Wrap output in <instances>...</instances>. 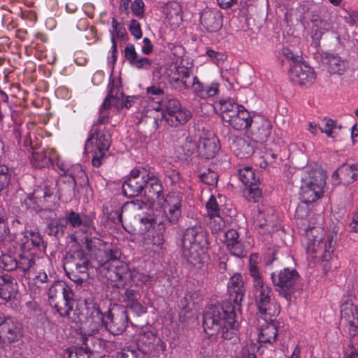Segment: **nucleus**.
Returning <instances> with one entry per match:
<instances>
[{"label":"nucleus","mask_w":358,"mask_h":358,"mask_svg":"<svg viewBox=\"0 0 358 358\" xmlns=\"http://www.w3.org/2000/svg\"><path fill=\"white\" fill-rule=\"evenodd\" d=\"M203 326L210 336L222 333L224 339H231L237 333L239 323L231 304L219 307L210 306L203 314Z\"/></svg>","instance_id":"nucleus-1"},{"label":"nucleus","mask_w":358,"mask_h":358,"mask_svg":"<svg viewBox=\"0 0 358 358\" xmlns=\"http://www.w3.org/2000/svg\"><path fill=\"white\" fill-rule=\"evenodd\" d=\"M108 119V111L100 110L97 122L92 127L85 143V152L92 154V164L94 167H99L103 163L110 146V134L105 131V127L102 129Z\"/></svg>","instance_id":"nucleus-2"},{"label":"nucleus","mask_w":358,"mask_h":358,"mask_svg":"<svg viewBox=\"0 0 358 358\" xmlns=\"http://www.w3.org/2000/svg\"><path fill=\"white\" fill-rule=\"evenodd\" d=\"M207 231L201 226H194L185 229L182 239L183 257L191 264L201 262L208 245Z\"/></svg>","instance_id":"nucleus-3"},{"label":"nucleus","mask_w":358,"mask_h":358,"mask_svg":"<svg viewBox=\"0 0 358 358\" xmlns=\"http://www.w3.org/2000/svg\"><path fill=\"white\" fill-rule=\"evenodd\" d=\"M106 255L107 260L100 268V272L106 279V282L111 287H124L130 273L128 267L118 259L120 251L117 248H110L106 251Z\"/></svg>","instance_id":"nucleus-4"},{"label":"nucleus","mask_w":358,"mask_h":358,"mask_svg":"<svg viewBox=\"0 0 358 358\" xmlns=\"http://www.w3.org/2000/svg\"><path fill=\"white\" fill-rule=\"evenodd\" d=\"M254 294L259 313L264 320H271L280 313V306L271 299L272 289L266 285L263 278L252 280Z\"/></svg>","instance_id":"nucleus-5"},{"label":"nucleus","mask_w":358,"mask_h":358,"mask_svg":"<svg viewBox=\"0 0 358 358\" xmlns=\"http://www.w3.org/2000/svg\"><path fill=\"white\" fill-rule=\"evenodd\" d=\"M340 325L348 333L354 349L349 358H358V311L352 303L346 302L341 306Z\"/></svg>","instance_id":"nucleus-6"},{"label":"nucleus","mask_w":358,"mask_h":358,"mask_svg":"<svg viewBox=\"0 0 358 358\" xmlns=\"http://www.w3.org/2000/svg\"><path fill=\"white\" fill-rule=\"evenodd\" d=\"M86 317L84 321L80 317V329L86 340V336L97 334L104 324V316L100 310L99 306L92 301H86Z\"/></svg>","instance_id":"nucleus-7"},{"label":"nucleus","mask_w":358,"mask_h":358,"mask_svg":"<svg viewBox=\"0 0 358 358\" xmlns=\"http://www.w3.org/2000/svg\"><path fill=\"white\" fill-rule=\"evenodd\" d=\"M166 228L165 223L159 221L157 227H153L151 231L143 235L141 241V246L149 254L159 257L166 251L164 247Z\"/></svg>","instance_id":"nucleus-8"},{"label":"nucleus","mask_w":358,"mask_h":358,"mask_svg":"<svg viewBox=\"0 0 358 358\" xmlns=\"http://www.w3.org/2000/svg\"><path fill=\"white\" fill-rule=\"evenodd\" d=\"M334 243V234L330 233L319 240L314 239L313 243L307 246V252H311L313 257L321 255L323 269L325 272L331 268L329 262L333 257Z\"/></svg>","instance_id":"nucleus-9"},{"label":"nucleus","mask_w":358,"mask_h":358,"mask_svg":"<svg viewBox=\"0 0 358 358\" xmlns=\"http://www.w3.org/2000/svg\"><path fill=\"white\" fill-rule=\"evenodd\" d=\"M146 116L152 120L153 127L155 128H158L163 122L177 127L187 122L192 117V113L187 109L181 108L170 115H164L163 113H159L157 108H152L147 111Z\"/></svg>","instance_id":"nucleus-10"},{"label":"nucleus","mask_w":358,"mask_h":358,"mask_svg":"<svg viewBox=\"0 0 358 358\" xmlns=\"http://www.w3.org/2000/svg\"><path fill=\"white\" fill-rule=\"evenodd\" d=\"M138 346L139 350L150 358H165L166 344L152 331L140 334Z\"/></svg>","instance_id":"nucleus-11"},{"label":"nucleus","mask_w":358,"mask_h":358,"mask_svg":"<svg viewBox=\"0 0 358 358\" xmlns=\"http://www.w3.org/2000/svg\"><path fill=\"white\" fill-rule=\"evenodd\" d=\"M299 277V273L295 269L288 268L271 274L272 282L275 291L288 301L291 300V289Z\"/></svg>","instance_id":"nucleus-12"},{"label":"nucleus","mask_w":358,"mask_h":358,"mask_svg":"<svg viewBox=\"0 0 358 358\" xmlns=\"http://www.w3.org/2000/svg\"><path fill=\"white\" fill-rule=\"evenodd\" d=\"M22 335V324L17 319L0 317V340L12 343L19 341Z\"/></svg>","instance_id":"nucleus-13"},{"label":"nucleus","mask_w":358,"mask_h":358,"mask_svg":"<svg viewBox=\"0 0 358 358\" xmlns=\"http://www.w3.org/2000/svg\"><path fill=\"white\" fill-rule=\"evenodd\" d=\"M280 219L272 208L259 209L255 216V224L262 234H271L280 228Z\"/></svg>","instance_id":"nucleus-14"},{"label":"nucleus","mask_w":358,"mask_h":358,"mask_svg":"<svg viewBox=\"0 0 358 358\" xmlns=\"http://www.w3.org/2000/svg\"><path fill=\"white\" fill-rule=\"evenodd\" d=\"M64 267L66 272L81 274L79 278L83 279L88 276L89 260L83 250H77L66 257Z\"/></svg>","instance_id":"nucleus-15"},{"label":"nucleus","mask_w":358,"mask_h":358,"mask_svg":"<svg viewBox=\"0 0 358 358\" xmlns=\"http://www.w3.org/2000/svg\"><path fill=\"white\" fill-rule=\"evenodd\" d=\"M146 172L133 169L127 180L122 184L123 194L127 197L138 196L144 190L146 185Z\"/></svg>","instance_id":"nucleus-16"},{"label":"nucleus","mask_w":358,"mask_h":358,"mask_svg":"<svg viewBox=\"0 0 358 358\" xmlns=\"http://www.w3.org/2000/svg\"><path fill=\"white\" fill-rule=\"evenodd\" d=\"M127 320L126 310L108 311L107 316L104 317V325L112 334L119 335L125 331Z\"/></svg>","instance_id":"nucleus-17"},{"label":"nucleus","mask_w":358,"mask_h":358,"mask_svg":"<svg viewBox=\"0 0 358 358\" xmlns=\"http://www.w3.org/2000/svg\"><path fill=\"white\" fill-rule=\"evenodd\" d=\"M291 80L300 85H311L316 76L313 69L303 63L294 64L289 71Z\"/></svg>","instance_id":"nucleus-18"},{"label":"nucleus","mask_w":358,"mask_h":358,"mask_svg":"<svg viewBox=\"0 0 358 358\" xmlns=\"http://www.w3.org/2000/svg\"><path fill=\"white\" fill-rule=\"evenodd\" d=\"M73 297L62 298L55 303L50 302V306L53 307L59 315L62 317H66L68 322L78 324L80 320L78 310L73 308Z\"/></svg>","instance_id":"nucleus-19"},{"label":"nucleus","mask_w":358,"mask_h":358,"mask_svg":"<svg viewBox=\"0 0 358 358\" xmlns=\"http://www.w3.org/2000/svg\"><path fill=\"white\" fill-rule=\"evenodd\" d=\"M322 60L331 74L341 76L350 68L348 62L337 55L327 54L322 57Z\"/></svg>","instance_id":"nucleus-20"},{"label":"nucleus","mask_w":358,"mask_h":358,"mask_svg":"<svg viewBox=\"0 0 358 358\" xmlns=\"http://www.w3.org/2000/svg\"><path fill=\"white\" fill-rule=\"evenodd\" d=\"M146 185L144 194L150 202L160 201L163 199V186L160 180L154 175L146 173Z\"/></svg>","instance_id":"nucleus-21"},{"label":"nucleus","mask_w":358,"mask_h":358,"mask_svg":"<svg viewBox=\"0 0 358 358\" xmlns=\"http://www.w3.org/2000/svg\"><path fill=\"white\" fill-rule=\"evenodd\" d=\"M192 74V70L185 66H177L171 71L170 75V82L174 88L179 91L185 90L190 87V83L187 82Z\"/></svg>","instance_id":"nucleus-22"},{"label":"nucleus","mask_w":358,"mask_h":358,"mask_svg":"<svg viewBox=\"0 0 358 358\" xmlns=\"http://www.w3.org/2000/svg\"><path fill=\"white\" fill-rule=\"evenodd\" d=\"M326 173L320 167H307L302 175L301 182H306L324 190L326 186Z\"/></svg>","instance_id":"nucleus-23"},{"label":"nucleus","mask_w":358,"mask_h":358,"mask_svg":"<svg viewBox=\"0 0 358 358\" xmlns=\"http://www.w3.org/2000/svg\"><path fill=\"white\" fill-rule=\"evenodd\" d=\"M250 127L254 137L261 143L266 141L271 132V122L262 116H254Z\"/></svg>","instance_id":"nucleus-24"},{"label":"nucleus","mask_w":358,"mask_h":358,"mask_svg":"<svg viewBox=\"0 0 358 358\" xmlns=\"http://www.w3.org/2000/svg\"><path fill=\"white\" fill-rule=\"evenodd\" d=\"M201 22L210 32H216L222 27V13L216 9H206L201 15Z\"/></svg>","instance_id":"nucleus-25"},{"label":"nucleus","mask_w":358,"mask_h":358,"mask_svg":"<svg viewBox=\"0 0 358 358\" xmlns=\"http://www.w3.org/2000/svg\"><path fill=\"white\" fill-rule=\"evenodd\" d=\"M193 91L198 97L206 99L216 95L219 92L220 84L217 82L202 83L194 76L192 83Z\"/></svg>","instance_id":"nucleus-26"},{"label":"nucleus","mask_w":358,"mask_h":358,"mask_svg":"<svg viewBox=\"0 0 358 358\" xmlns=\"http://www.w3.org/2000/svg\"><path fill=\"white\" fill-rule=\"evenodd\" d=\"M124 55L130 65L138 69L148 70L153 63L152 60L148 57H139L134 45L131 43H128L126 45Z\"/></svg>","instance_id":"nucleus-27"},{"label":"nucleus","mask_w":358,"mask_h":358,"mask_svg":"<svg viewBox=\"0 0 358 358\" xmlns=\"http://www.w3.org/2000/svg\"><path fill=\"white\" fill-rule=\"evenodd\" d=\"M17 294V283L8 273L0 275V298L5 301L15 299Z\"/></svg>","instance_id":"nucleus-28"},{"label":"nucleus","mask_w":358,"mask_h":358,"mask_svg":"<svg viewBox=\"0 0 358 358\" xmlns=\"http://www.w3.org/2000/svg\"><path fill=\"white\" fill-rule=\"evenodd\" d=\"M224 243L231 254L237 257L245 256L246 251L239 239V234L235 229H229L224 234Z\"/></svg>","instance_id":"nucleus-29"},{"label":"nucleus","mask_w":358,"mask_h":358,"mask_svg":"<svg viewBox=\"0 0 358 358\" xmlns=\"http://www.w3.org/2000/svg\"><path fill=\"white\" fill-rule=\"evenodd\" d=\"M228 292L234 303L240 305L245 292L243 278L241 274H234L228 283Z\"/></svg>","instance_id":"nucleus-30"},{"label":"nucleus","mask_w":358,"mask_h":358,"mask_svg":"<svg viewBox=\"0 0 358 358\" xmlns=\"http://www.w3.org/2000/svg\"><path fill=\"white\" fill-rule=\"evenodd\" d=\"M241 105L236 103L233 99H222L215 103V110L220 114L222 119L228 122L231 118L237 114V111L241 107Z\"/></svg>","instance_id":"nucleus-31"},{"label":"nucleus","mask_w":358,"mask_h":358,"mask_svg":"<svg viewBox=\"0 0 358 358\" xmlns=\"http://www.w3.org/2000/svg\"><path fill=\"white\" fill-rule=\"evenodd\" d=\"M255 142L243 138H235L231 145V149L234 154L240 158H248L255 151Z\"/></svg>","instance_id":"nucleus-32"},{"label":"nucleus","mask_w":358,"mask_h":358,"mask_svg":"<svg viewBox=\"0 0 358 358\" xmlns=\"http://www.w3.org/2000/svg\"><path fill=\"white\" fill-rule=\"evenodd\" d=\"M17 243L22 251L29 252L33 248H40L43 246V240L38 231H31L17 241Z\"/></svg>","instance_id":"nucleus-33"},{"label":"nucleus","mask_w":358,"mask_h":358,"mask_svg":"<svg viewBox=\"0 0 358 358\" xmlns=\"http://www.w3.org/2000/svg\"><path fill=\"white\" fill-rule=\"evenodd\" d=\"M49 303H55L62 298L70 299L73 296L71 289L62 281L55 282L48 289Z\"/></svg>","instance_id":"nucleus-34"},{"label":"nucleus","mask_w":358,"mask_h":358,"mask_svg":"<svg viewBox=\"0 0 358 358\" xmlns=\"http://www.w3.org/2000/svg\"><path fill=\"white\" fill-rule=\"evenodd\" d=\"M252 121L253 117H251L250 113L242 106L228 123L236 130H243L250 127Z\"/></svg>","instance_id":"nucleus-35"},{"label":"nucleus","mask_w":358,"mask_h":358,"mask_svg":"<svg viewBox=\"0 0 358 358\" xmlns=\"http://www.w3.org/2000/svg\"><path fill=\"white\" fill-rule=\"evenodd\" d=\"M313 25L310 31V36L312 38V45L317 48L320 45L322 36L325 31H329L331 28V24L320 18H315L312 21Z\"/></svg>","instance_id":"nucleus-36"},{"label":"nucleus","mask_w":358,"mask_h":358,"mask_svg":"<svg viewBox=\"0 0 358 358\" xmlns=\"http://www.w3.org/2000/svg\"><path fill=\"white\" fill-rule=\"evenodd\" d=\"M345 185H349L358 180V164H343L334 173Z\"/></svg>","instance_id":"nucleus-37"},{"label":"nucleus","mask_w":358,"mask_h":358,"mask_svg":"<svg viewBox=\"0 0 358 358\" xmlns=\"http://www.w3.org/2000/svg\"><path fill=\"white\" fill-rule=\"evenodd\" d=\"M267 320L266 321H268ZM271 322H266L262 324L260 332L258 335L259 343L273 344L276 341L278 336V327L273 319L269 320Z\"/></svg>","instance_id":"nucleus-38"},{"label":"nucleus","mask_w":358,"mask_h":358,"mask_svg":"<svg viewBox=\"0 0 358 358\" xmlns=\"http://www.w3.org/2000/svg\"><path fill=\"white\" fill-rule=\"evenodd\" d=\"M324 194V190L311 186L306 182H301L300 198L305 203H311L320 199Z\"/></svg>","instance_id":"nucleus-39"},{"label":"nucleus","mask_w":358,"mask_h":358,"mask_svg":"<svg viewBox=\"0 0 358 358\" xmlns=\"http://www.w3.org/2000/svg\"><path fill=\"white\" fill-rule=\"evenodd\" d=\"M218 140L215 136L201 140L199 145V154L206 159H211L215 156L220 150Z\"/></svg>","instance_id":"nucleus-40"},{"label":"nucleus","mask_w":358,"mask_h":358,"mask_svg":"<svg viewBox=\"0 0 358 358\" xmlns=\"http://www.w3.org/2000/svg\"><path fill=\"white\" fill-rule=\"evenodd\" d=\"M237 171L239 180L245 187L258 184L259 177H257L254 169L251 166L239 165Z\"/></svg>","instance_id":"nucleus-41"},{"label":"nucleus","mask_w":358,"mask_h":358,"mask_svg":"<svg viewBox=\"0 0 358 358\" xmlns=\"http://www.w3.org/2000/svg\"><path fill=\"white\" fill-rule=\"evenodd\" d=\"M66 215L67 221H69L70 226L73 228H78L82 226L88 228L93 227L92 220L86 215L81 216L79 213L73 210L67 211Z\"/></svg>","instance_id":"nucleus-42"},{"label":"nucleus","mask_w":358,"mask_h":358,"mask_svg":"<svg viewBox=\"0 0 358 358\" xmlns=\"http://www.w3.org/2000/svg\"><path fill=\"white\" fill-rule=\"evenodd\" d=\"M51 151L42 150L34 152L31 159V164L36 168H43L48 166L51 162Z\"/></svg>","instance_id":"nucleus-43"},{"label":"nucleus","mask_w":358,"mask_h":358,"mask_svg":"<svg viewBox=\"0 0 358 358\" xmlns=\"http://www.w3.org/2000/svg\"><path fill=\"white\" fill-rule=\"evenodd\" d=\"M85 347H71L66 350L68 358H90L91 352L87 346V340L83 341Z\"/></svg>","instance_id":"nucleus-44"},{"label":"nucleus","mask_w":358,"mask_h":358,"mask_svg":"<svg viewBox=\"0 0 358 358\" xmlns=\"http://www.w3.org/2000/svg\"><path fill=\"white\" fill-rule=\"evenodd\" d=\"M109 92L107 96L105 98L103 102L102 103L100 110L108 111V110L111 107L112 105L115 106V103H117V100L119 99L117 97L118 94V87L114 86V85L110 84L109 85Z\"/></svg>","instance_id":"nucleus-45"},{"label":"nucleus","mask_w":358,"mask_h":358,"mask_svg":"<svg viewBox=\"0 0 358 358\" xmlns=\"http://www.w3.org/2000/svg\"><path fill=\"white\" fill-rule=\"evenodd\" d=\"M22 254L19 255V259L17 260V267L24 272L29 271L34 264L33 255L29 252L22 251Z\"/></svg>","instance_id":"nucleus-46"},{"label":"nucleus","mask_w":358,"mask_h":358,"mask_svg":"<svg viewBox=\"0 0 358 358\" xmlns=\"http://www.w3.org/2000/svg\"><path fill=\"white\" fill-rule=\"evenodd\" d=\"M341 129V126L338 124L335 121L331 119L325 120V124L324 127L320 128L322 133L327 134L329 138H335L338 133Z\"/></svg>","instance_id":"nucleus-47"},{"label":"nucleus","mask_w":358,"mask_h":358,"mask_svg":"<svg viewBox=\"0 0 358 358\" xmlns=\"http://www.w3.org/2000/svg\"><path fill=\"white\" fill-rule=\"evenodd\" d=\"M206 219L207 224L213 234L220 231L225 226V222L220 215L212 217H206Z\"/></svg>","instance_id":"nucleus-48"},{"label":"nucleus","mask_w":358,"mask_h":358,"mask_svg":"<svg viewBox=\"0 0 358 358\" xmlns=\"http://www.w3.org/2000/svg\"><path fill=\"white\" fill-rule=\"evenodd\" d=\"M164 206L175 210H181L182 196L180 194H169L165 199Z\"/></svg>","instance_id":"nucleus-49"},{"label":"nucleus","mask_w":358,"mask_h":358,"mask_svg":"<svg viewBox=\"0 0 358 358\" xmlns=\"http://www.w3.org/2000/svg\"><path fill=\"white\" fill-rule=\"evenodd\" d=\"M117 97L119 99L117 100V103H115V107L118 110L122 109L124 108H131L132 104L137 99V98L136 96L124 97L123 92L119 88H118Z\"/></svg>","instance_id":"nucleus-50"},{"label":"nucleus","mask_w":358,"mask_h":358,"mask_svg":"<svg viewBox=\"0 0 358 358\" xmlns=\"http://www.w3.org/2000/svg\"><path fill=\"white\" fill-rule=\"evenodd\" d=\"M259 263V256L257 254H252L249 259V271L252 280L262 278L257 266Z\"/></svg>","instance_id":"nucleus-51"},{"label":"nucleus","mask_w":358,"mask_h":358,"mask_svg":"<svg viewBox=\"0 0 358 358\" xmlns=\"http://www.w3.org/2000/svg\"><path fill=\"white\" fill-rule=\"evenodd\" d=\"M138 216L141 227L143 226V228L141 229L142 230H149L155 224L158 225L159 222L157 220V217L151 213H145Z\"/></svg>","instance_id":"nucleus-52"},{"label":"nucleus","mask_w":358,"mask_h":358,"mask_svg":"<svg viewBox=\"0 0 358 358\" xmlns=\"http://www.w3.org/2000/svg\"><path fill=\"white\" fill-rule=\"evenodd\" d=\"M0 267L5 271H13L17 267V260L9 255H3L0 258Z\"/></svg>","instance_id":"nucleus-53"},{"label":"nucleus","mask_w":358,"mask_h":358,"mask_svg":"<svg viewBox=\"0 0 358 358\" xmlns=\"http://www.w3.org/2000/svg\"><path fill=\"white\" fill-rule=\"evenodd\" d=\"M207 217H212L220 215L219 204L216 198L211 195L206 204Z\"/></svg>","instance_id":"nucleus-54"},{"label":"nucleus","mask_w":358,"mask_h":358,"mask_svg":"<svg viewBox=\"0 0 358 358\" xmlns=\"http://www.w3.org/2000/svg\"><path fill=\"white\" fill-rule=\"evenodd\" d=\"M201 180L208 185H214L217 183L218 175L211 170L208 169L199 175Z\"/></svg>","instance_id":"nucleus-55"},{"label":"nucleus","mask_w":358,"mask_h":358,"mask_svg":"<svg viewBox=\"0 0 358 358\" xmlns=\"http://www.w3.org/2000/svg\"><path fill=\"white\" fill-rule=\"evenodd\" d=\"M182 149L184 155L187 157H189L197 151L199 152V145H197L196 141L187 138L185 142L182 145Z\"/></svg>","instance_id":"nucleus-56"},{"label":"nucleus","mask_w":358,"mask_h":358,"mask_svg":"<svg viewBox=\"0 0 358 358\" xmlns=\"http://www.w3.org/2000/svg\"><path fill=\"white\" fill-rule=\"evenodd\" d=\"M11 174L8 166H0V191L8 186Z\"/></svg>","instance_id":"nucleus-57"},{"label":"nucleus","mask_w":358,"mask_h":358,"mask_svg":"<svg viewBox=\"0 0 358 358\" xmlns=\"http://www.w3.org/2000/svg\"><path fill=\"white\" fill-rule=\"evenodd\" d=\"M181 108V104L178 99H169L165 103V111H159V113H163L164 115H170Z\"/></svg>","instance_id":"nucleus-58"},{"label":"nucleus","mask_w":358,"mask_h":358,"mask_svg":"<svg viewBox=\"0 0 358 358\" xmlns=\"http://www.w3.org/2000/svg\"><path fill=\"white\" fill-rule=\"evenodd\" d=\"M112 29L110 32L113 31L115 38H119L124 39L127 36V31L124 27L120 22H118L115 18L112 19Z\"/></svg>","instance_id":"nucleus-59"},{"label":"nucleus","mask_w":358,"mask_h":358,"mask_svg":"<svg viewBox=\"0 0 358 358\" xmlns=\"http://www.w3.org/2000/svg\"><path fill=\"white\" fill-rule=\"evenodd\" d=\"M145 4L142 0H134L131 5V9L133 14L138 17L142 18L145 12Z\"/></svg>","instance_id":"nucleus-60"},{"label":"nucleus","mask_w":358,"mask_h":358,"mask_svg":"<svg viewBox=\"0 0 358 358\" xmlns=\"http://www.w3.org/2000/svg\"><path fill=\"white\" fill-rule=\"evenodd\" d=\"M257 350L256 344L253 343H248L243 348L241 358H257L255 355Z\"/></svg>","instance_id":"nucleus-61"},{"label":"nucleus","mask_w":358,"mask_h":358,"mask_svg":"<svg viewBox=\"0 0 358 358\" xmlns=\"http://www.w3.org/2000/svg\"><path fill=\"white\" fill-rule=\"evenodd\" d=\"M248 199L249 200L257 201L262 196V192L259 188L257 187V184L254 185H248Z\"/></svg>","instance_id":"nucleus-62"},{"label":"nucleus","mask_w":358,"mask_h":358,"mask_svg":"<svg viewBox=\"0 0 358 358\" xmlns=\"http://www.w3.org/2000/svg\"><path fill=\"white\" fill-rule=\"evenodd\" d=\"M139 298V294L136 290L131 289H127L123 296V301L127 306L130 303L137 301Z\"/></svg>","instance_id":"nucleus-63"},{"label":"nucleus","mask_w":358,"mask_h":358,"mask_svg":"<svg viewBox=\"0 0 358 358\" xmlns=\"http://www.w3.org/2000/svg\"><path fill=\"white\" fill-rule=\"evenodd\" d=\"M164 211L168 220L172 224L176 223L181 215V210H172L171 208H166V206H164Z\"/></svg>","instance_id":"nucleus-64"}]
</instances>
